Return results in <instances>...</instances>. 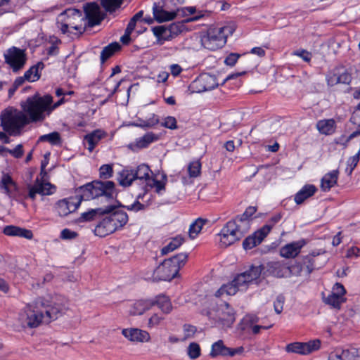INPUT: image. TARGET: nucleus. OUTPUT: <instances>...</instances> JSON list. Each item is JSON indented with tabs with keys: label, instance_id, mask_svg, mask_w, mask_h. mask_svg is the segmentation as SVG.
<instances>
[{
	"label": "nucleus",
	"instance_id": "nucleus-33",
	"mask_svg": "<svg viewBox=\"0 0 360 360\" xmlns=\"http://www.w3.org/2000/svg\"><path fill=\"white\" fill-rule=\"evenodd\" d=\"M316 188L311 184H307L295 195V201L297 204L302 203L306 199L312 196L316 191Z\"/></svg>",
	"mask_w": 360,
	"mask_h": 360
},
{
	"label": "nucleus",
	"instance_id": "nucleus-62",
	"mask_svg": "<svg viewBox=\"0 0 360 360\" xmlns=\"http://www.w3.org/2000/svg\"><path fill=\"white\" fill-rule=\"evenodd\" d=\"M239 57L240 55L237 53H230L224 60V63L227 65L233 66L236 64Z\"/></svg>",
	"mask_w": 360,
	"mask_h": 360
},
{
	"label": "nucleus",
	"instance_id": "nucleus-6",
	"mask_svg": "<svg viewBox=\"0 0 360 360\" xmlns=\"http://www.w3.org/2000/svg\"><path fill=\"white\" fill-rule=\"evenodd\" d=\"M188 256L185 253L176 255L165 259L153 272V278L157 281H171L176 277L179 269L184 266Z\"/></svg>",
	"mask_w": 360,
	"mask_h": 360
},
{
	"label": "nucleus",
	"instance_id": "nucleus-13",
	"mask_svg": "<svg viewBox=\"0 0 360 360\" xmlns=\"http://www.w3.org/2000/svg\"><path fill=\"white\" fill-rule=\"evenodd\" d=\"M150 173L151 170L148 165H140L134 172L135 179L142 181L145 190H147L148 188H155L157 192H160L165 186L161 181L150 176Z\"/></svg>",
	"mask_w": 360,
	"mask_h": 360
},
{
	"label": "nucleus",
	"instance_id": "nucleus-8",
	"mask_svg": "<svg viewBox=\"0 0 360 360\" xmlns=\"http://www.w3.org/2000/svg\"><path fill=\"white\" fill-rule=\"evenodd\" d=\"M82 198L89 200L104 196L108 199H112L116 195L115 183L112 181H94L80 187Z\"/></svg>",
	"mask_w": 360,
	"mask_h": 360
},
{
	"label": "nucleus",
	"instance_id": "nucleus-55",
	"mask_svg": "<svg viewBox=\"0 0 360 360\" xmlns=\"http://www.w3.org/2000/svg\"><path fill=\"white\" fill-rule=\"evenodd\" d=\"M163 320V316L159 315L158 314H153L148 319V327L149 328L158 327L160 325Z\"/></svg>",
	"mask_w": 360,
	"mask_h": 360
},
{
	"label": "nucleus",
	"instance_id": "nucleus-51",
	"mask_svg": "<svg viewBox=\"0 0 360 360\" xmlns=\"http://www.w3.org/2000/svg\"><path fill=\"white\" fill-rule=\"evenodd\" d=\"M187 354L191 359H195L201 354L200 345L196 342H191L187 347Z\"/></svg>",
	"mask_w": 360,
	"mask_h": 360
},
{
	"label": "nucleus",
	"instance_id": "nucleus-29",
	"mask_svg": "<svg viewBox=\"0 0 360 360\" xmlns=\"http://www.w3.org/2000/svg\"><path fill=\"white\" fill-rule=\"evenodd\" d=\"M150 300L153 302V307L157 305L164 314H169L173 309L170 299L165 295H159Z\"/></svg>",
	"mask_w": 360,
	"mask_h": 360
},
{
	"label": "nucleus",
	"instance_id": "nucleus-35",
	"mask_svg": "<svg viewBox=\"0 0 360 360\" xmlns=\"http://www.w3.org/2000/svg\"><path fill=\"white\" fill-rule=\"evenodd\" d=\"M316 127L320 133L330 135L335 131V122L333 119L319 120Z\"/></svg>",
	"mask_w": 360,
	"mask_h": 360
},
{
	"label": "nucleus",
	"instance_id": "nucleus-46",
	"mask_svg": "<svg viewBox=\"0 0 360 360\" xmlns=\"http://www.w3.org/2000/svg\"><path fill=\"white\" fill-rule=\"evenodd\" d=\"M345 302V298L342 296L339 297L336 294L330 293L326 299L325 302L333 308L340 309V305Z\"/></svg>",
	"mask_w": 360,
	"mask_h": 360
},
{
	"label": "nucleus",
	"instance_id": "nucleus-15",
	"mask_svg": "<svg viewBox=\"0 0 360 360\" xmlns=\"http://www.w3.org/2000/svg\"><path fill=\"white\" fill-rule=\"evenodd\" d=\"M80 203V199L75 197L66 198L57 201L53 209L59 217H65L75 212L79 207Z\"/></svg>",
	"mask_w": 360,
	"mask_h": 360
},
{
	"label": "nucleus",
	"instance_id": "nucleus-36",
	"mask_svg": "<svg viewBox=\"0 0 360 360\" xmlns=\"http://www.w3.org/2000/svg\"><path fill=\"white\" fill-rule=\"evenodd\" d=\"M111 207H107L105 208H96V209H91L87 212H83L80 217L79 221H88L93 220L97 215H101L105 213H108L111 211Z\"/></svg>",
	"mask_w": 360,
	"mask_h": 360
},
{
	"label": "nucleus",
	"instance_id": "nucleus-32",
	"mask_svg": "<svg viewBox=\"0 0 360 360\" xmlns=\"http://www.w3.org/2000/svg\"><path fill=\"white\" fill-rule=\"evenodd\" d=\"M338 171L333 170L325 174L321 179V188L323 191H329L333 187L338 181Z\"/></svg>",
	"mask_w": 360,
	"mask_h": 360
},
{
	"label": "nucleus",
	"instance_id": "nucleus-3",
	"mask_svg": "<svg viewBox=\"0 0 360 360\" xmlns=\"http://www.w3.org/2000/svg\"><path fill=\"white\" fill-rule=\"evenodd\" d=\"M1 127L4 130L11 136L18 135L25 125L30 122H35L30 118V115L14 108H7L1 115Z\"/></svg>",
	"mask_w": 360,
	"mask_h": 360
},
{
	"label": "nucleus",
	"instance_id": "nucleus-26",
	"mask_svg": "<svg viewBox=\"0 0 360 360\" xmlns=\"http://www.w3.org/2000/svg\"><path fill=\"white\" fill-rule=\"evenodd\" d=\"M153 307V302L149 300H137L129 307L128 313L130 316H140Z\"/></svg>",
	"mask_w": 360,
	"mask_h": 360
},
{
	"label": "nucleus",
	"instance_id": "nucleus-54",
	"mask_svg": "<svg viewBox=\"0 0 360 360\" xmlns=\"http://www.w3.org/2000/svg\"><path fill=\"white\" fill-rule=\"evenodd\" d=\"M161 125L169 129H177L176 120L174 117L167 116L162 120Z\"/></svg>",
	"mask_w": 360,
	"mask_h": 360
},
{
	"label": "nucleus",
	"instance_id": "nucleus-64",
	"mask_svg": "<svg viewBox=\"0 0 360 360\" xmlns=\"http://www.w3.org/2000/svg\"><path fill=\"white\" fill-rule=\"evenodd\" d=\"M125 207L129 211L138 212L143 210L144 205L138 200H136L132 204L125 206Z\"/></svg>",
	"mask_w": 360,
	"mask_h": 360
},
{
	"label": "nucleus",
	"instance_id": "nucleus-7",
	"mask_svg": "<svg viewBox=\"0 0 360 360\" xmlns=\"http://www.w3.org/2000/svg\"><path fill=\"white\" fill-rule=\"evenodd\" d=\"M109 215L105 217L96 226L94 233L99 237H105L114 233L118 229L123 227L128 221L127 214L121 210L112 211V207Z\"/></svg>",
	"mask_w": 360,
	"mask_h": 360
},
{
	"label": "nucleus",
	"instance_id": "nucleus-44",
	"mask_svg": "<svg viewBox=\"0 0 360 360\" xmlns=\"http://www.w3.org/2000/svg\"><path fill=\"white\" fill-rule=\"evenodd\" d=\"M159 123L158 117L153 114L152 117L147 120H139V122L131 123V126L138 127L143 129L151 128Z\"/></svg>",
	"mask_w": 360,
	"mask_h": 360
},
{
	"label": "nucleus",
	"instance_id": "nucleus-21",
	"mask_svg": "<svg viewBox=\"0 0 360 360\" xmlns=\"http://www.w3.org/2000/svg\"><path fill=\"white\" fill-rule=\"evenodd\" d=\"M271 230V226L264 225L259 230L256 231L252 236H249L244 240L243 243V248L245 250H250L260 244Z\"/></svg>",
	"mask_w": 360,
	"mask_h": 360
},
{
	"label": "nucleus",
	"instance_id": "nucleus-18",
	"mask_svg": "<svg viewBox=\"0 0 360 360\" xmlns=\"http://www.w3.org/2000/svg\"><path fill=\"white\" fill-rule=\"evenodd\" d=\"M244 352L243 347H238L237 348H230L226 347L222 340H218L213 343L211 347V351L210 353V356L212 358L218 356H234L236 355L242 354Z\"/></svg>",
	"mask_w": 360,
	"mask_h": 360
},
{
	"label": "nucleus",
	"instance_id": "nucleus-5",
	"mask_svg": "<svg viewBox=\"0 0 360 360\" xmlns=\"http://www.w3.org/2000/svg\"><path fill=\"white\" fill-rule=\"evenodd\" d=\"M250 229V224L245 220L236 218L228 221L219 234V244L226 248L240 240Z\"/></svg>",
	"mask_w": 360,
	"mask_h": 360
},
{
	"label": "nucleus",
	"instance_id": "nucleus-34",
	"mask_svg": "<svg viewBox=\"0 0 360 360\" xmlns=\"http://www.w3.org/2000/svg\"><path fill=\"white\" fill-rule=\"evenodd\" d=\"M198 82L202 86L203 91H210L218 86L215 76L207 73L201 75Z\"/></svg>",
	"mask_w": 360,
	"mask_h": 360
},
{
	"label": "nucleus",
	"instance_id": "nucleus-27",
	"mask_svg": "<svg viewBox=\"0 0 360 360\" xmlns=\"http://www.w3.org/2000/svg\"><path fill=\"white\" fill-rule=\"evenodd\" d=\"M3 233L8 236L21 237L30 240L33 238L32 231L13 225L6 226Z\"/></svg>",
	"mask_w": 360,
	"mask_h": 360
},
{
	"label": "nucleus",
	"instance_id": "nucleus-17",
	"mask_svg": "<svg viewBox=\"0 0 360 360\" xmlns=\"http://www.w3.org/2000/svg\"><path fill=\"white\" fill-rule=\"evenodd\" d=\"M321 342L319 340H314L307 342H293L288 344L285 350L288 352H292L301 355H307L318 350L320 348Z\"/></svg>",
	"mask_w": 360,
	"mask_h": 360
},
{
	"label": "nucleus",
	"instance_id": "nucleus-48",
	"mask_svg": "<svg viewBox=\"0 0 360 360\" xmlns=\"http://www.w3.org/2000/svg\"><path fill=\"white\" fill-rule=\"evenodd\" d=\"M184 242V238L179 236L172 239L169 243L162 249V254L166 255L178 248Z\"/></svg>",
	"mask_w": 360,
	"mask_h": 360
},
{
	"label": "nucleus",
	"instance_id": "nucleus-40",
	"mask_svg": "<svg viewBox=\"0 0 360 360\" xmlns=\"http://www.w3.org/2000/svg\"><path fill=\"white\" fill-rule=\"evenodd\" d=\"M0 187L4 189L5 193L8 195H11L13 190L16 189V185L15 182L7 174H3L0 182Z\"/></svg>",
	"mask_w": 360,
	"mask_h": 360
},
{
	"label": "nucleus",
	"instance_id": "nucleus-60",
	"mask_svg": "<svg viewBox=\"0 0 360 360\" xmlns=\"http://www.w3.org/2000/svg\"><path fill=\"white\" fill-rule=\"evenodd\" d=\"M284 304V297L279 295L276 297V301L274 303V310L277 314H281L283 311Z\"/></svg>",
	"mask_w": 360,
	"mask_h": 360
},
{
	"label": "nucleus",
	"instance_id": "nucleus-59",
	"mask_svg": "<svg viewBox=\"0 0 360 360\" xmlns=\"http://www.w3.org/2000/svg\"><path fill=\"white\" fill-rule=\"evenodd\" d=\"M8 153L11 154L15 158H21L24 154L23 146L22 144H18L14 149H8Z\"/></svg>",
	"mask_w": 360,
	"mask_h": 360
},
{
	"label": "nucleus",
	"instance_id": "nucleus-38",
	"mask_svg": "<svg viewBox=\"0 0 360 360\" xmlns=\"http://www.w3.org/2000/svg\"><path fill=\"white\" fill-rule=\"evenodd\" d=\"M159 139V136L153 133L148 132L142 137H140L136 140V146L139 148H144L148 147L151 143L156 141Z\"/></svg>",
	"mask_w": 360,
	"mask_h": 360
},
{
	"label": "nucleus",
	"instance_id": "nucleus-22",
	"mask_svg": "<svg viewBox=\"0 0 360 360\" xmlns=\"http://www.w3.org/2000/svg\"><path fill=\"white\" fill-rule=\"evenodd\" d=\"M122 334L131 342H148L150 340L148 332L139 328H124Z\"/></svg>",
	"mask_w": 360,
	"mask_h": 360
},
{
	"label": "nucleus",
	"instance_id": "nucleus-28",
	"mask_svg": "<svg viewBox=\"0 0 360 360\" xmlns=\"http://www.w3.org/2000/svg\"><path fill=\"white\" fill-rule=\"evenodd\" d=\"M107 133L102 129H96L89 134H87L84 140L87 143V149L92 152L99 141L106 137Z\"/></svg>",
	"mask_w": 360,
	"mask_h": 360
},
{
	"label": "nucleus",
	"instance_id": "nucleus-16",
	"mask_svg": "<svg viewBox=\"0 0 360 360\" xmlns=\"http://www.w3.org/2000/svg\"><path fill=\"white\" fill-rule=\"evenodd\" d=\"M29 197L34 200L37 194L49 195L56 191V186L46 179H39L37 177L33 185L28 186Z\"/></svg>",
	"mask_w": 360,
	"mask_h": 360
},
{
	"label": "nucleus",
	"instance_id": "nucleus-19",
	"mask_svg": "<svg viewBox=\"0 0 360 360\" xmlns=\"http://www.w3.org/2000/svg\"><path fill=\"white\" fill-rule=\"evenodd\" d=\"M314 258L307 256L302 262H296L290 266V276H301L309 275L314 269Z\"/></svg>",
	"mask_w": 360,
	"mask_h": 360
},
{
	"label": "nucleus",
	"instance_id": "nucleus-39",
	"mask_svg": "<svg viewBox=\"0 0 360 360\" xmlns=\"http://www.w3.org/2000/svg\"><path fill=\"white\" fill-rule=\"evenodd\" d=\"M120 49V45L117 43H111L104 47L101 53V61L105 63L106 60L110 58L117 51Z\"/></svg>",
	"mask_w": 360,
	"mask_h": 360
},
{
	"label": "nucleus",
	"instance_id": "nucleus-24",
	"mask_svg": "<svg viewBox=\"0 0 360 360\" xmlns=\"http://www.w3.org/2000/svg\"><path fill=\"white\" fill-rule=\"evenodd\" d=\"M330 360H360V349L352 347L330 353Z\"/></svg>",
	"mask_w": 360,
	"mask_h": 360
},
{
	"label": "nucleus",
	"instance_id": "nucleus-20",
	"mask_svg": "<svg viewBox=\"0 0 360 360\" xmlns=\"http://www.w3.org/2000/svg\"><path fill=\"white\" fill-rule=\"evenodd\" d=\"M85 15L91 27L100 24L104 18L99 6L96 3H89L84 7Z\"/></svg>",
	"mask_w": 360,
	"mask_h": 360
},
{
	"label": "nucleus",
	"instance_id": "nucleus-2",
	"mask_svg": "<svg viewBox=\"0 0 360 360\" xmlns=\"http://www.w3.org/2000/svg\"><path fill=\"white\" fill-rule=\"evenodd\" d=\"M262 270V266H252L247 271L237 275L231 283L223 285L216 292V296L233 295L238 291L245 290L250 285L258 282Z\"/></svg>",
	"mask_w": 360,
	"mask_h": 360
},
{
	"label": "nucleus",
	"instance_id": "nucleus-41",
	"mask_svg": "<svg viewBox=\"0 0 360 360\" xmlns=\"http://www.w3.org/2000/svg\"><path fill=\"white\" fill-rule=\"evenodd\" d=\"M258 320L257 317L252 315H247L243 320V322L246 325V327H250L252 329L253 334H258L261 329H268L270 326H262L259 325H252L253 323L257 322Z\"/></svg>",
	"mask_w": 360,
	"mask_h": 360
},
{
	"label": "nucleus",
	"instance_id": "nucleus-10",
	"mask_svg": "<svg viewBox=\"0 0 360 360\" xmlns=\"http://www.w3.org/2000/svg\"><path fill=\"white\" fill-rule=\"evenodd\" d=\"M19 324L21 327H37L41 323H45V316L39 299L34 304H27L18 315Z\"/></svg>",
	"mask_w": 360,
	"mask_h": 360
},
{
	"label": "nucleus",
	"instance_id": "nucleus-52",
	"mask_svg": "<svg viewBox=\"0 0 360 360\" xmlns=\"http://www.w3.org/2000/svg\"><path fill=\"white\" fill-rule=\"evenodd\" d=\"M201 163L199 160L191 162L188 167V172L190 177H197L200 174Z\"/></svg>",
	"mask_w": 360,
	"mask_h": 360
},
{
	"label": "nucleus",
	"instance_id": "nucleus-50",
	"mask_svg": "<svg viewBox=\"0 0 360 360\" xmlns=\"http://www.w3.org/2000/svg\"><path fill=\"white\" fill-rule=\"evenodd\" d=\"M39 141H47L53 145H57L60 143V136L58 132L54 131L41 136L39 137Z\"/></svg>",
	"mask_w": 360,
	"mask_h": 360
},
{
	"label": "nucleus",
	"instance_id": "nucleus-53",
	"mask_svg": "<svg viewBox=\"0 0 360 360\" xmlns=\"http://www.w3.org/2000/svg\"><path fill=\"white\" fill-rule=\"evenodd\" d=\"M112 167L110 165H103L99 169L100 177L104 179L112 177Z\"/></svg>",
	"mask_w": 360,
	"mask_h": 360
},
{
	"label": "nucleus",
	"instance_id": "nucleus-57",
	"mask_svg": "<svg viewBox=\"0 0 360 360\" xmlns=\"http://www.w3.org/2000/svg\"><path fill=\"white\" fill-rule=\"evenodd\" d=\"M169 28L171 30L172 34L175 37L180 34L184 28V25L182 22H175L169 25Z\"/></svg>",
	"mask_w": 360,
	"mask_h": 360
},
{
	"label": "nucleus",
	"instance_id": "nucleus-63",
	"mask_svg": "<svg viewBox=\"0 0 360 360\" xmlns=\"http://www.w3.org/2000/svg\"><path fill=\"white\" fill-rule=\"evenodd\" d=\"M345 292H346V290H345L344 286L342 284L338 283H337L333 286V290L331 292V293L336 294V295H338L339 297H340V296L344 297Z\"/></svg>",
	"mask_w": 360,
	"mask_h": 360
},
{
	"label": "nucleus",
	"instance_id": "nucleus-42",
	"mask_svg": "<svg viewBox=\"0 0 360 360\" xmlns=\"http://www.w3.org/2000/svg\"><path fill=\"white\" fill-rule=\"evenodd\" d=\"M205 223L206 220L200 218L197 219L194 222H193L189 227V237L192 239L195 238L201 231L202 226Z\"/></svg>",
	"mask_w": 360,
	"mask_h": 360
},
{
	"label": "nucleus",
	"instance_id": "nucleus-14",
	"mask_svg": "<svg viewBox=\"0 0 360 360\" xmlns=\"http://www.w3.org/2000/svg\"><path fill=\"white\" fill-rule=\"evenodd\" d=\"M5 62L9 65L13 72L22 69L27 61V56L24 50L12 46L4 54Z\"/></svg>",
	"mask_w": 360,
	"mask_h": 360
},
{
	"label": "nucleus",
	"instance_id": "nucleus-12",
	"mask_svg": "<svg viewBox=\"0 0 360 360\" xmlns=\"http://www.w3.org/2000/svg\"><path fill=\"white\" fill-rule=\"evenodd\" d=\"M207 316L211 319L219 321L225 327H230L235 321L233 309L226 302L221 303L216 309L208 311Z\"/></svg>",
	"mask_w": 360,
	"mask_h": 360
},
{
	"label": "nucleus",
	"instance_id": "nucleus-1",
	"mask_svg": "<svg viewBox=\"0 0 360 360\" xmlns=\"http://www.w3.org/2000/svg\"><path fill=\"white\" fill-rule=\"evenodd\" d=\"M64 101V98H62L53 104V97L51 95L40 96L39 94H35L22 102L21 108L30 115L32 121L41 122Z\"/></svg>",
	"mask_w": 360,
	"mask_h": 360
},
{
	"label": "nucleus",
	"instance_id": "nucleus-4",
	"mask_svg": "<svg viewBox=\"0 0 360 360\" xmlns=\"http://www.w3.org/2000/svg\"><path fill=\"white\" fill-rule=\"evenodd\" d=\"M84 18L80 11L69 8L61 13L57 18V27L63 34L77 35L84 32Z\"/></svg>",
	"mask_w": 360,
	"mask_h": 360
},
{
	"label": "nucleus",
	"instance_id": "nucleus-45",
	"mask_svg": "<svg viewBox=\"0 0 360 360\" xmlns=\"http://www.w3.org/2000/svg\"><path fill=\"white\" fill-rule=\"evenodd\" d=\"M40 66H42V64L39 63L37 65L31 67L25 72L24 79L30 82L38 80L40 77V75L39 73V68Z\"/></svg>",
	"mask_w": 360,
	"mask_h": 360
},
{
	"label": "nucleus",
	"instance_id": "nucleus-47",
	"mask_svg": "<svg viewBox=\"0 0 360 360\" xmlns=\"http://www.w3.org/2000/svg\"><path fill=\"white\" fill-rule=\"evenodd\" d=\"M197 332V328L191 324H184L182 326V341H186L187 340L192 339L194 338Z\"/></svg>",
	"mask_w": 360,
	"mask_h": 360
},
{
	"label": "nucleus",
	"instance_id": "nucleus-43",
	"mask_svg": "<svg viewBox=\"0 0 360 360\" xmlns=\"http://www.w3.org/2000/svg\"><path fill=\"white\" fill-rule=\"evenodd\" d=\"M350 81L351 76L347 72H344L339 75H334L328 79V82L330 85L335 84H349Z\"/></svg>",
	"mask_w": 360,
	"mask_h": 360
},
{
	"label": "nucleus",
	"instance_id": "nucleus-31",
	"mask_svg": "<svg viewBox=\"0 0 360 360\" xmlns=\"http://www.w3.org/2000/svg\"><path fill=\"white\" fill-rule=\"evenodd\" d=\"M154 19L158 22L172 20L176 16L175 11H167L161 7H153Z\"/></svg>",
	"mask_w": 360,
	"mask_h": 360
},
{
	"label": "nucleus",
	"instance_id": "nucleus-37",
	"mask_svg": "<svg viewBox=\"0 0 360 360\" xmlns=\"http://www.w3.org/2000/svg\"><path fill=\"white\" fill-rule=\"evenodd\" d=\"M119 184L122 186H129L132 182L136 180L134 172L131 169H124L122 170L117 177Z\"/></svg>",
	"mask_w": 360,
	"mask_h": 360
},
{
	"label": "nucleus",
	"instance_id": "nucleus-30",
	"mask_svg": "<svg viewBox=\"0 0 360 360\" xmlns=\"http://www.w3.org/2000/svg\"><path fill=\"white\" fill-rule=\"evenodd\" d=\"M154 35L158 39V42L162 44L164 41L170 40L174 37L172 34L171 30L168 26L160 25L152 28Z\"/></svg>",
	"mask_w": 360,
	"mask_h": 360
},
{
	"label": "nucleus",
	"instance_id": "nucleus-25",
	"mask_svg": "<svg viewBox=\"0 0 360 360\" xmlns=\"http://www.w3.org/2000/svg\"><path fill=\"white\" fill-rule=\"evenodd\" d=\"M267 271L278 278L290 276V266L283 262H270L267 264Z\"/></svg>",
	"mask_w": 360,
	"mask_h": 360
},
{
	"label": "nucleus",
	"instance_id": "nucleus-61",
	"mask_svg": "<svg viewBox=\"0 0 360 360\" xmlns=\"http://www.w3.org/2000/svg\"><path fill=\"white\" fill-rule=\"evenodd\" d=\"M185 10L186 11L187 13H188L191 15H193V14H195L197 13L196 15H195L194 17L191 18V21L198 20L204 16V13H202V11H200L197 12L195 7H193V6L187 7L185 8Z\"/></svg>",
	"mask_w": 360,
	"mask_h": 360
},
{
	"label": "nucleus",
	"instance_id": "nucleus-58",
	"mask_svg": "<svg viewBox=\"0 0 360 360\" xmlns=\"http://www.w3.org/2000/svg\"><path fill=\"white\" fill-rule=\"evenodd\" d=\"M257 209L255 207L250 206L246 209V210L241 216L237 217L236 218L245 220L250 223L249 218L252 217L255 213Z\"/></svg>",
	"mask_w": 360,
	"mask_h": 360
},
{
	"label": "nucleus",
	"instance_id": "nucleus-11",
	"mask_svg": "<svg viewBox=\"0 0 360 360\" xmlns=\"http://www.w3.org/2000/svg\"><path fill=\"white\" fill-rule=\"evenodd\" d=\"M39 304L44 314L45 323H48L57 319L68 310V307L63 303L56 300H49L45 298H39Z\"/></svg>",
	"mask_w": 360,
	"mask_h": 360
},
{
	"label": "nucleus",
	"instance_id": "nucleus-23",
	"mask_svg": "<svg viewBox=\"0 0 360 360\" xmlns=\"http://www.w3.org/2000/svg\"><path fill=\"white\" fill-rule=\"evenodd\" d=\"M306 245L304 240H300L288 243L280 250L281 257L290 259L296 257L301 252L302 248Z\"/></svg>",
	"mask_w": 360,
	"mask_h": 360
},
{
	"label": "nucleus",
	"instance_id": "nucleus-49",
	"mask_svg": "<svg viewBox=\"0 0 360 360\" xmlns=\"http://www.w3.org/2000/svg\"><path fill=\"white\" fill-rule=\"evenodd\" d=\"M124 0H101V5L107 12H114L120 7Z\"/></svg>",
	"mask_w": 360,
	"mask_h": 360
},
{
	"label": "nucleus",
	"instance_id": "nucleus-56",
	"mask_svg": "<svg viewBox=\"0 0 360 360\" xmlns=\"http://www.w3.org/2000/svg\"><path fill=\"white\" fill-rule=\"evenodd\" d=\"M359 158L358 157V155H353L352 157H350L348 160H347V167L346 169V172H348L349 174H352V171L354 170V169L356 167V166L357 165L359 161Z\"/></svg>",
	"mask_w": 360,
	"mask_h": 360
},
{
	"label": "nucleus",
	"instance_id": "nucleus-9",
	"mask_svg": "<svg viewBox=\"0 0 360 360\" xmlns=\"http://www.w3.org/2000/svg\"><path fill=\"white\" fill-rule=\"evenodd\" d=\"M234 31L233 26L210 27L206 34L201 38L202 45L207 49L214 51L224 46L226 39Z\"/></svg>",
	"mask_w": 360,
	"mask_h": 360
}]
</instances>
